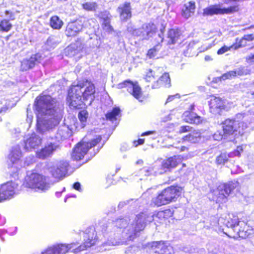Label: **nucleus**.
Masks as SVG:
<instances>
[{
    "instance_id": "72a5a7b5",
    "label": "nucleus",
    "mask_w": 254,
    "mask_h": 254,
    "mask_svg": "<svg viewBox=\"0 0 254 254\" xmlns=\"http://www.w3.org/2000/svg\"><path fill=\"white\" fill-rule=\"evenodd\" d=\"M63 25V22L57 16H53L50 19V25L55 29H60Z\"/></svg>"
},
{
    "instance_id": "5701e85b",
    "label": "nucleus",
    "mask_w": 254,
    "mask_h": 254,
    "mask_svg": "<svg viewBox=\"0 0 254 254\" xmlns=\"http://www.w3.org/2000/svg\"><path fill=\"white\" fill-rule=\"evenodd\" d=\"M72 135V131L66 125L60 126L55 135V139L57 141L68 138Z\"/></svg>"
},
{
    "instance_id": "aec40b11",
    "label": "nucleus",
    "mask_w": 254,
    "mask_h": 254,
    "mask_svg": "<svg viewBox=\"0 0 254 254\" xmlns=\"http://www.w3.org/2000/svg\"><path fill=\"white\" fill-rule=\"evenodd\" d=\"M251 73V70L248 67H241L235 71H230L223 74L220 77V80H225L227 79H231L233 77L237 75L242 76L249 74Z\"/></svg>"
},
{
    "instance_id": "2f4dec72",
    "label": "nucleus",
    "mask_w": 254,
    "mask_h": 254,
    "mask_svg": "<svg viewBox=\"0 0 254 254\" xmlns=\"http://www.w3.org/2000/svg\"><path fill=\"white\" fill-rule=\"evenodd\" d=\"M164 242L163 241H155L152 242L149 245L150 246V251L152 253L161 254L162 252Z\"/></svg>"
},
{
    "instance_id": "b1692460",
    "label": "nucleus",
    "mask_w": 254,
    "mask_h": 254,
    "mask_svg": "<svg viewBox=\"0 0 254 254\" xmlns=\"http://www.w3.org/2000/svg\"><path fill=\"white\" fill-rule=\"evenodd\" d=\"M182 33L178 29H171L167 33V41L168 44L179 43L181 41Z\"/></svg>"
},
{
    "instance_id": "e433bc0d",
    "label": "nucleus",
    "mask_w": 254,
    "mask_h": 254,
    "mask_svg": "<svg viewBox=\"0 0 254 254\" xmlns=\"http://www.w3.org/2000/svg\"><path fill=\"white\" fill-rule=\"evenodd\" d=\"M12 26L9 20L3 19L0 22V31L7 32L11 29Z\"/></svg>"
},
{
    "instance_id": "13d9d810",
    "label": "nucleus",
    "mask_w": 254,
    "mask_h": 254,
    "mask_svg": "<svg viewBox=\"0 0 254 254\" xmlns=\"http://www.w3.org/2000/svg\"><path fill=\"white\" fill-rule=\"evenodd\" d=\"M244 39L247 42H251L254 40V34H248L245 35L243 37Z\"/></svg>"
},
{
    "instance_id": "de8ad7c7",
    "label": "nucleus",
    "mask_w": 254,
    "mask_h": 254,
    "mask_svg": "<svg viewBox=\"0 0 254 254\" xmlns=\"http://www.w3.org/2000/svg\"><path fill=\"white\" fill-rule=\"evenodd\" d=\"M7 102V101L4 99L0 100V105H3V106L0 108V114L5 113L8 109V107Z\"/></svg>"
},
{
    "instance_id": "0eeeda50",
    "label": "nucleus",
    "mask_w": 254,
    "mask_h": 254,
    "mask_svg": "<svg viewBox=\"0 0 254 254\" xmlns=\"http://www.w3.org/2000/svg\"><path fill=\"white\" fill-rule=\"evenodd\" d=\"M238 182H230L227 184L219 185L217 190L214 191V199L217 202H225L229 195L239 187Z\"/></svg>"
},
{
    "instance_id": "2eb2a0df",
    "label": "nucleus",
    "mask_w": 254,
    "mask_h": 254,
    "mask_svg": "<svg viewBox=\"0 0 254 254\" xmlns=\"http://www.w3.org/2000/svg\"><path fill=\"white\" fill-rule=\"evenodd\" d=\"M42 138L35 133L28 135L24 140V149L27 151L35 149L41 145Z\"/></svg>"
},
{
    "instance_id": "864d4df0",
    "label": "nucleus",
    "mask_w": 254,
    "mask_h": 254,
    "mask_svg": "<svg viewBox=\"0 0 254 254\" xmlns=\"http://www.w3.org/2000/svg\"><path fill=\"white\" fill-rule=\"evenodd\" d=\"M152 171V169L151 167H144L140 170L141 173L144 174L146 176H149L151 174Z\"/></svg>"
},
{
    "instance_id": "0e129e2a",
    "label": "nucleus",
    "mask_w": 254,
    "mask_h": 254,
    "mask_svg": "<svg viewBox=\"0 0 254 254\" xmlns=\"http://www.w3.org/2000/svg\"><path fill=\"white\" fill-rule=\"evenodd\" d=\"M73 188L79 191H81V185L78 182H76L73 185Z\"/></svg>"
},
{
    "instance_id": "603ef678",
    "label": "nucleus",
    "mask_w": 254,
    "mask_h": 254,
    "mask_svg": "<svg viewBox=\"0 0 254 254\" xmlns=\"http://www.w3.org/2000/svg\"><path fill=\"white\" fill-rule=\"evenodd\" d=\"M154 78L155 77L153 74V71L150 69L149 71L146 73L145 79L148 82H150L151 81L154 79Z\"/></svg>"
},
{
    "instance_id": "423d86ee",
    "label": "nucleus",
    "mask_w": 254,
    "mask_h": 254,
    "mask_svg": "<svg viewBox=\"0 0 254 254\" xmlns=\"http://www.w3.org/2000/svg\"><path fill=\"white\" fill-rule=\"evenodd\" d=\"M85 138L77 144L73 150L71 158L73 160L78 161L81 160L86 154L87 151L91 147L95 146L101 140V137L98 135L96 138L90 142H86Z\"/></svg>"
},
{
    "instance_id": "f03ea898",
    "label": "nucleus",
    "mask_w": 254,
    "mask_h": 254,
    "mask_svg": "<svg viewBox=\"0 0 254 254\" xmlns=\"http://www.w3.org/2000/svg\"><path fill=\"white\" fill-rule=\"evenodd\" d=\"M95 92L94 85L87 80L71 86L67 98L69 106L73 109L81 108L84 101H88V105H91L95 98Z\"/></svg>"
},
{
    "instance_id": "a19ab883",
    "label": "nucleus",
    "mask_w": 254,
    "mask_h": 254,
    "mask_svg": "<svg viewBox=\"0 0 254 254\" xmlns=\"http://www.w3.org/2000/svg\"><path fill=\"white\" fill-rule=\"evenodd\" d=\"M238 39H236V43L231 45V47L234 50H237L241 47H244L247 45V41H246L244 38H242L239 42Z\"/></svg>"
},
{
    "instance_id": "f257e3e1",
    "label": "nucleus",
    "mask_w": 254,
    "mask_h": 254,
    "mask_svg": "<svg viewBox=\"0 0 254 254\" xmlns=\"http://www.w3.org/2000/svg\"><path fill=\"white\" fill-rule=\"evenodd\" d=\"M35 106L37 112L36 130L42 134H47L59 124L62 109L56 100L49 95L37 97Z\"/></svg>"
},
{
    "instance_id": "ea45409f",
    "label": "nucleus",
    "mask_w": 254,
    "mask_h": 254,
    "mask_svg": "<svg viewBox=\"0 0 254 254\" xmlns=\"http://www.w3.org/2000/svg\"><path fill=\"white\" fill-rule=\"evenodd\" d=\"M83 8L87 10L94 11L97 7V4L95 2L89 1L82 4Z\"/></svg>"
},
{
    "instance_id": "412c9836",
    "label": "nucleus",
    "mask_w": 254,
    "mask_h": 254,
    "mask_svg": "<svg viewBox=\"0 0 254 254\" xmlns=\"http://www.w3.org/2000/svg\"><path fill=\"white\" fill-rule=\"evenodd\" d=\"M117 11L120 13L121 19L123 21H127L131 17L130 3L125 2L124 4L120 5L117 8Z\"/></svg>"
},
{
    "instance_id": "6ab92c4d",
    "label": "nucleus",
    "mask_w": 254,
    "mask_h": 254,
    "mask_svg": "<svg viewBox=\"0 0 254 254\" xmlns=\"http://www.w3.org/2000/svg\"><path fill=\"white\" fill-rule=\"evenodd\" d=\"M162 191L168 203L175 201L180 193V188L174 186L168 187L163 190Z\"/></svg>"
},
{
    "instance_id": "393cba45",
    "label": "nucleus",
    "mask_w": 254,
    "mask_h": 254,
    "mask_svg": "<svg viewBox=\"0 0 254 254\" xmlns=\"http://www.w3.org/2000/svg\"><path fill=\"white\" fill-rule=\"evenodd\" d=\"M236 120L233 119H226L223 123V132L226 135L232 134L236 131Z\"/></svg>"
},
{
    "instance_id": "c03bdc74",
    "label": "nucleus",
    "mask_w": 254,
    "mask_h": 254,
    "mask_svg": "<svg viewBox=\"0 0 254 254\" xmlns=\"http://www.w3.org/2000/svg\"><path fill=\"white\" fill-rule=\"evenodd\" d=\"M239 224V221L238 219L236 217H234L233 219L231 220V222L229 220L228 221L226 225L228 228H235L237 226H238Z\"/></svg>"
},
{
    "instance_id": "cd10ccee",
    "label": "nucleus",
    "mask_w": 254,
    "mask_h": 254,
    "mask_svg": "<svg viewBox=\"0 0 254 254\" xmlns=\"http://www.w3.org/2000/svg\"><path fill=\"white\" fill-rule=\"evenodd\" d=\"M184 116V120L188 123L197 125L202 122L201 117L192 112L186 111Z\"/></svg>"
},
{
    "instance_id": "49530a36",
    "label": "nucleus",
    "mask_w": 254,
    "mask_h": 254,
    "mask_svg": "<svg viewBox=\"0 0 254 254\" xmlns=\"http://www.w3.org/2000/svg\"><path fill=\"white\" fill-rule=\"evenodd\" d=\"M237 122V126H236V131L238 130H239V131H240L241 130H244L247 128L248 127V124L246 123L242 122H239V121H236Z\"/></svg>"
},
{
    "instance_id": "5fc2aeb1",
    "label": "nucleus",
    "mask_w": 254,
    "mask_h": 254,
    "mask_svg": "<svg viewBox=\"0 0 254 254\" xmlns=\"http://www.w3.org/2000/svg\"><path fill=\"white\" fill-rule=\"evenodd\" d=\"M192 127L189 126H183L180 127L179 132L180 133L191 131Z\"/></svg>"
},
{
    "instance_id": "a18cd8bd",
    "label": "nucleus",
    "mask_w": 254,
    "mask_h": 254,
    "mask_svg": "<svg viewBox=\"0 0 254 254\" xmlns=\"http://www.w3.org/2000/svg\"><path fill=\"white\" fill-rule=\"evenodd\" d=\"M162 252L161 254H172L173 253V248L167 245V243H164Z\"/></svg>"
},
{
    "instance_id": "052dcab7",
    "label": "nucleus",
    "mask_w": 254,
    "mask_h": 254,
    "mask_svg": "<svg viewBox=\"0 0 254 254\" xmlns=\"http://www.w3.org/2000/svg\"><path fill=\"white\" fill-rule=\"evenodd\" d=\"M5 14L6 16H7V17L9 19V20H13L14 19V14L9 11L6 10L5 12Z\"/></svg>"
},
{
    "instance_id": "37998d69",
    "label": "nucleus",
    "mask_w": 254,
    "mask_h": 254,
    "mask_svg": "<svg viewBox=\"0 0 254 254\" xmlns=\"http://www.w3.org/2000/svg\"><path fill=\"white\" fill-rule=\"evenodd\" d=\"M127 30L130 32L133 36L139 37L140 39L142 40V30L141 27L138 29H133L132 27H128Z\"/></svg>"
},
{
    "instance_id": "a211bd4d",
    "label": "nucleus",
    "mask_w": 254,
    "mask_h": 254,
    "mask_svg": "<svg viewBox=\"0 0 254 254\" xmlns=\"http://www.w3.org/2000/svg\"><path fill=\"white\" fill-rule=\"evenodd\" d=\"M42 60L43 57L40 54L33 55L29 59H24L21 62V69L22 71H26L33 68Z\"/></svg>"
},
{
    "instance_id": "9d476101",
    "label": "nucleus",
    "mask_w": 254,
    "mask_h": 254,
    "mask_svg": "<svg viewBox=\"0 0 254 254\" xmlns=\"http://www.w3.org/2000/svg\"><path fill=\"white\" fill-rule=\"evenodd\" d=\"M119 89L126 88L127 91L135 98L141 102L143 100V94L141 87L137 82H133L131 80H127L117 85Z\"/></svg>"
},
{
    "instance_id": "09e8293b",
    "label": "nucleus",
    "mask_w": 254,
    "mask_h": 254,
    "mask_svg": "<svg viewBox=\"0 0 254 254\" xmlns=\"http://www.w3.org/2000/svg\"><path fill=\"white\" fill-rule=\"evenodd\" d=\"M226 135L223 131H217L212 136V138L215 140H220Z\"/></svg>"
},
{
    "instance_id": "79ce46f5",
    "label": "nucleus",
    "mask_w": 254,
    "mask_h": 254,
    "mask_svg": "<svg viewBox=\"0 0 254 254\" xmlns=\"http://www.w3.org/2000/svg\"><path fill=\"white\" fill-rule=\"evenodd\" d=\"M58 43L57 38L54 36H50L46 41V44L50 48H54Z\"/></svg>"
},
{
    "instance_id": "c9c22d12",
    "label": "nucleus",
    "mask_w": 254,
    "mask_h": 254,
    "mask_svg": "<svg viewBox=\"0 0 254 254\" xmlns=\"http://www.w3.org/2000/svg\"><path fill=\"white\" fill-rule=\"evenodd\" d=\"M232 157V154L231 153L227 154L226 153H222L219 156L217 157L216 159V163L218 165H224L228 161L229 158Z\"/></svg>"
},
{
    "instance_id": "f3484780",
    "label": "nucleus",
    "mask_w": 254,
    "mask_h": 254,
    "mask_svg": "<svg viewBox=\"0 0 254 254\" xmlns=\"http://www.w3.org/2000/svg\"><path fill=\"white\" fill-rule=\"evenodd\" d=\"M182 162V157L180 155H175L167 159L164 160L162 162L161 165L163 171L160 172L159 173L162 174L164 172L170 171L172 169L176 167Z\"/></svg>"
},
{
    "instance_id": "a878e982",
    "label": "nucleus",
    "mask_w": 254,
    "mask_h": 254,
    "mask_svg": "<svg viewBox=\"0 0 254 254\" xmlns=\"http://www.w3.org/2000/svg\"><path fill=\"white\" fill-rule=\"evenodd\" d=\"M195 9L194 1H190L184 5L182 10V15L186 19H188L193 15Z\"/></svg>"
},
{
    "instance_id": "dca6fc26",
    "label": "nucleus",
    "mask_w": 254,
    "mask_h": 254,
    "mask_svg": "<svg viewBox=\"0 0 254 254\" xmlns=\"http://www.w3.org/2000/svg\"><path fill=\"white\" fill-rule=\"evenodd\" d=\"M101 231L104 237L107 238H115L116 234L119 232V228L116 225L114 221L104 223L100 226Z\"/></svg>"
},
{
    "instance_id": "ddd939ff",
    "label": "nucleus",
    "mask_w": 254,
    "mask_h": 254,
    "mask_svg": "<svg viewBox=\"0 0 254 254\" xmlns=\"http://www.w3.org/2000/svg\"><path fill=\"white\" fill-rule=\"evenodd\" d=\"M84 238V244L82 246L84 247L83 251L86 250L95 245L97 242L98 237L95 229L93 227H89L86 229L85 232H82Z\"/></svg>"
},
{
    "instance_id": "4d7b16f0",
    "label": "nucleus",
    "mask_w": 254,
    "mask_h": 254,
    "mask_svg": "<svg viewBox=\"0 0 254 254\" xmlns=\"http://www.w3.org/2000/svg\"><path fill=\"white\" fill-rule=\"evenodd\" d=\"M101 17L103 20L111 19V15L109 12L106 11L101 13Z\"/></svg>"
},
{
    "instance_id": "4be33fe9",
    "label": "nucleus",
    "mask_w": 254,
    "mask_h": 254,
    "mask_svg": "<svg viewBox=\"0 0 254 254\" xmlns=\"http://www.w3.org/2000/svg\"><path fill=\"white\" fill-rule=\"evenodd\" d=\"M142 40H147L152 37L156 33V28L155 25L152 23H145L141 26Z\"/></svg>"
},
{
    "instance_id": "680f3d73",
    "label": "nucleus",
    "mask_w": 254,
    "mask_h": 254,
    "mask_svg": "<svg viewBox=\"0 0 254 254\" xmlns=\"http://www.w3.org/2000/svg\"><path fill=\"white\" fill-rule=\"evenodd\" d=\"M54 250L51 248V247H49L45 251L42 252L41 254H54Z\"/></svg>"
},
{
    "instance_id": "69168bd1",
    "label": "nucleus",
    "mask_w": 254,
    "mask_h": 254,
    "mask_svg": "<svg viewBox=\"0 0 254 254\" xmlns=\"http://www.w3.org/2000/svg\"><path fill=\"white\" fill-rule=\"evenodd\" d=\"M179 97L180 96L178 94H176L174 95H170L168 97L166 103L173 101L175 97L179 98Z\"/></svg>"
},
{
    "instance_id": "6e6d98bb",
    "label": "nucleus",
    "mask_w": 254,
    "mask_h": 254,
    "mask_svg": "<svg viewBox=\"0 0 254 254\" xmlns=\"http://www.w3.org/2000/svg\"><path fill=\"white\" fill-rule=\"evenodd\" d=\"M246 60L248 63H254V53L250 54L246 57Z\"/></svg>"
},
{
    "instance_id": "58836bf2",
    "label": "nucleus",
    "mask_w": 254,
    "mask_h": 254,
    "mask_svg": "<svg viewBox=\"0 0 254 254\" xmlns=\"http://www.w3.org/2000/svg\"><path fill=\"white\" fill-rule=\"evenodd\" d=\"M159 82H161V85L165 87L170 86L171 80L169 73H165L160 78Z\"/></svg>"
},
{
    "instance_id": "39448f33",
    "label": "nucleus",
    "mask_w": 254,
    "mask_h": 254,
    "mask_svg": "<svg viewBox=\"0 0 254 254\" xmlns=\"http://www.w3.org/2000/svg\"><path fill=\"white\" fill-rule=\"evenodd\" d=\"M69 167V164L67 161L55 160L49 164L48 170L53 177L59 181L66 177Z\"/></svg>"
},
{
    "instance_id": "bf43d9fd",
    "label": "nucleus",
    "mask_w": 254,
    "mask_h": 254,
    "mask_svg": "<svg viewBox=\"0 0 254 254\" xmlns=\"http://www.w3.org/2000/svg\"><path fill=\"white\" fill-rule=\"evenodd\" d=\"M110 19H106L103 20V24L105 26V27L107 29L110 30L112 29V27L110 25Z\"/></svg>"
},
{
    "instance_id": "f8f14e48",
    "label": "nucleus",
    "mask_w": 254,
    "mask_h": 254,
    "mask_svg": "<svg viewBox=\"0 0 254 254\" xmlns=\"http://www.w3.org/2000/svg\"><path fill=\"white\" fill-rule=\"evenodd\" d=\"M59 147V145L57 142H48L44 147L36 152V157L42 160L51 157Z\"/></svg>"
},
{
    "instance_id": "9b49d317",
    "label": "nucleus",
    "mask_w": 254,
    "mask_h": 254,
    "mask_svg": "<svg viewBox=\"0 0 254 254\" xmlns=\"http://www.w3.org/2000/svg\"><path fill=\"white\" fill-rule=\"evenodd\" d=\"M18 184L13 182H8L0 187V202L11 198L16 193Z\"/></svg>"
},
{
    "instance_id": "bb28decb",
    "label": "nucleus",
    "mask_w": 254,
    "mask_h": 254,
    "mask_svg": "<svg viewBox=\"0 0 254 254\" xmlns=\"http://www.w3.org/2000/svg\"><path fill=\"white\" fill-rule=\"evenodd\" d=\"M82 29V25L77 22L69 23L66 28L65 34L67 36H74Z\"/></svg>"
},
{
    "instance_id": "7c9ffc66",
    "label": "nucleus",
    "mask_w": 254,
    "mask_h": 254,
    "mask_svg": "<svg viewBox=\"0 0 254 254\" xmlns=\"http://www.w3.org/2000/svg\"><path fill=\"white\" fill-rule=\"evenodd\" d=\"M201 139V133L197 130L191 131L188 135L183 137L184 140L188 141L192 143L199 142Z\"/></svg>"
},
{
    "instance_id": "3c124183",
    "label": "nucleus",
    "mask_w": 254,
    "mask_h": 254,
    "mask_svg": "<svg viewBox=\"0 0 254 254\" xmlns=\"http://www.w3.org/2000/svg\"><path fill=\"white\" fill-rule=\"evenodd\" d=\"M159 46L157 45L155 47L150 49L148 51L147 55L150 58H154L156 55V53L157 52V47Z\"/></svg>"
},
{
    "instance_id": "8fccbe9b",
    "label": "nucleus",
    "mask_w": 254,
    "mask_h": 254,
    "mask_svg": "<svg viewBox=\"0 0 254 254\" xmlns=\"http://www.w3.org/2000/svg\"><path fill=\"white\" fill-rule=\"evenodd\" d=\"M231 49H233V48L231 47V46L229 47L224 46L218 50L217 53L218 55H222L228 51L231 50Z\"/></svg>"
},
{
    "instance_id": "6e6552de",
    "label": "nucleus",
    "mask_w": 254,
    "mask_h": 254,
    "mask_svg": "<svg viewBox=\"0 0 254 254\" xmlns=\"http://www.w3.org/2000/svg\"><path fill=\"white\" fill-rule=\"evenodd\" d=\"M240 9L239 5L235 3L227 8H221L220 5H211L203 9V16H212L218 14H231L238 12Z\"/></svg>"
},
{
    "instance_id": "e2e57ef3",
    "label": "nucleus",
    "mask_w": 254,
    "mask_h": 254,
    "mask_svg": "<svg viewBox=\"0 0 254 254\" xmlns=\"http://www.w3.org/2000/svg\"><path fill=\"white\" fill-rule=\"evenodd\" d=\"M129 149V146L126 143L122 144L120 148L121 151H126Z\"/></svg>"
},
{
    "instance_id": "1a4fd4ad",
    "label": "nucleus",
    "mask_w": 254,
    "mask_h": 254,
    "mask_svg": "<svg viewBox=\"0 0 254 254\" xmlns=\"http://www.w3.org/2000/svg\"><path fill=\"white\" fill-rule=\"evenodd\" d=\"M77 242L70 244H60L51 247L54 251V254H67L70 252L76 254L83 251L84 247L78 245Z\"/></svg>"
},
{
    "instance_id": "7ed1b4c3",
    "label": "nucleus",
    "mask_w": 254,
    "mask_h": 254,
    "mask_svg": "<svg viewBox=\"0 0 254 254\" xmlns=\"http://www.w3.org/2000/svg\"><path fill=\"white\" fill-rule=\"evenodd\" d=\"M157 218H164V212L160 211L156 215H148L146 213L139 214L136 216L135 225L134 224H128L130 219L128 217L118 218L114 221L119 228V232H121L122 229H124L126 233L128 235V238L131 240L134 239L137 232L144 229L146 223L155 221Z\"/></svg>"
},
{
    "instance_id": "f704fd0d",
    "label": "nucleus",
    "mask_w": 254,
    "mask_h": 254,
    "mask_svg": "<svg viewBox=\"0 0 254 254\" xmlns=\"http://www.w3.org/2000/svg\"><path fill=\"white\" fill-rule=\"evenodd\" d=\"M120 111L119 108H114L111 112L106 114V117L107 120L114 122L117 120V117L120 114Z\"/></svg>"
},
{
    "instance_id": "774afa93",
    "label": "nucleus",
    "mask_w": 254,
    "mask_h": 254,
    "mask_svg": "<svg viewBox=\"0 0 254 254\" xmlns=\"http://www.w3.org/2000/svg\"><path fill=\"white\" fill-rule=\"evenodd\" d=\"M144 142V139H139L137 141H134V144L135 146H137L138 145H141L143 144Z\"/></svg>"
},
{
    "instance_id": "20e7f679",
    "label": "nucleus",
    "mask_w": 254,
    "mask_h": 254,
    "mask_svg": "<svg viewBox=\"0 0 254 254\" xmlns=\"http://www.w3.org/2000/svg\"><path fill=\"white\" fill-rule=\"evenodd\" d=\"M23 186L41 192H45L50 188V185L46 182L45 177L31 172L27 173Z\"/></svg>"
},
{
    "instance_id": "4468645a",
    "label": "nucleus",
    "mask_w": 254,
    "mask_h": 254,
    "mask_svg": "<svg viewBox=\"0 0 254 254\" xmlns=\"http://www.w3.org/2000/svg\"><path fill=\"white\" fill-rule=\"evenodd\" d=\"M209 105L210 112L215 115H221L226 108L224 101L215 96L211 97Z\"/></svg>"
},
{
    "instance_id": "4c0bfd02",
    "label": "nucleus",
    "mask_w": 254,
    "mask_h": 254,
    "mask_svg": "<svg viewBox=\"0 0 254 254\" xmlns=\"http://www.w3.org/2000/svg\"><path fill=\"white\" fill-rule=\"evenodd\" d=\"M78 116L79 120L81 123L82 127H84L88 117V112L85 110H81L79 112Z\"/></svg>"
},
{
    "instance_id": "c85d7f7f",
    "label": "nucleus",
    "mask_w": 254,
    "mask_h": 254,
    "mask_svg": "<svg viewBox=\"0 0 254 254\" xmlns=\"http://www.w3.org/2000/svg\"><path fill=\"white\" fill-rule=\"evenodd\" d=\"M83 47V41L81 39H78L74 44H71L68 46L66 49V51L68 52V54H70L71 56H73L77 54L79 51L82 49Z\"/></svg>"
},
{
    "instance_id": "c756f323",
    "label": "nucleus",
    "mask_w": 254,
    "mask_h": 254,
    "mask_svg": "<svg viewBox=\"0 0 254 254\" xmlns=\"http://www.w3.org/2000/svg\"><path fill=\"white\" fill-rule=\"evenodd\" d=\"M21 156V152L19 146H16L12 148L9 155V159L12 164H14L18 161Z\"/></svg>"
},
{
    "instance_id": "473e14b6",
    "label": "nucleus",
    "mask_w": 254,
    "mask_h": 254,
    "mask_svg": "<svg viewBox=\"0 0 254 254\" xmlns=\"http://www.w3.org/2000/svg\"><path fill=\"white\" fill-rule=\"evenodd\" d=\"M152 203L157 206H160L169 204L162 191H161L156 197L152 198Z\"/></svg>"
},
{
    "instance_id": "338daca9",
    "label": "nucleus",
    "mask_w": 254,
    "mask_h": 254,
    "mask_svg": "<svg viewBox=\"0 0 254 254\" xmlns=\"http://www.w3.org/2000/svg\"><path fill=\"white\" fill-rule=\"evenodd\" d=\"M160 86H162L161 85V82H159V79L157 80L156 82H154L153 84L152 85V88L156 89L159 88Z\"/></svg>"
}]
</instances>
